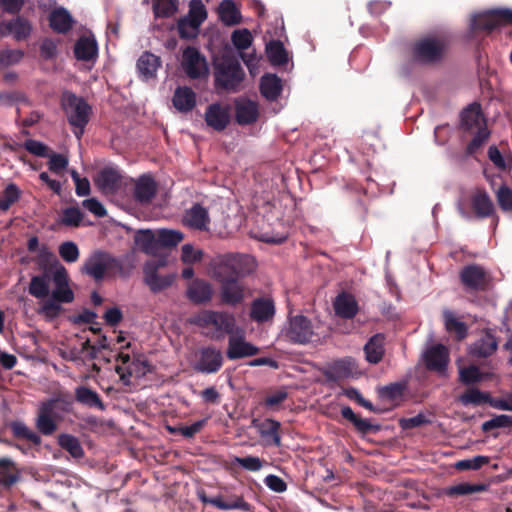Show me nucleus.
Here are the masks:
<instances>
[{
  "label": "nucleus",
  "mask_w": 512,
  "mask_h": 512,
  "mask_svg": "<svg viewBox=\"0 0 512 512\" xmlns=\"http://www.w3.org/2000/svg\"><path fill=\"white\" fill-rule=\"evenodd\" d=\"M423 360L429 370L445 375L449 363L448 349L441 344L432 346L424 352Z\"/></svg>",
  "instance_id": "obj_14"
},
{
  "label": "nucleus",
  "mask_w": 512,
  "mask_h": 512,
  "mask_svg": "<svg viewBox=\"0 0 512 512\" xmlns=\"http://www.w3.org/2000/svg\"><path fill=\"white\" fill-rule=\"evenodd\" d=\"M229 335L228 348L226 351L228 359L236 360L254 356L258 353V347L245 340L243 329L236 326L235 332Z\"/></svg>",
  "instance_id": "obj_10"
},
{
  "label": "nucleus",
  "mask_w": 512,
  "mask_h": 512,
  "mask_svg": "<svg viewBox=\"0 0 512 512\" xmlns=\"http://www.w3.org/2000/svg\"><path fill=\"white\" fill-rule=\"evenodd\" d=\"M119 178L120 176L117 171L107 168L99 172L95 183L103 193H111L118 186Z\"/></svg>",
  "instance_id": "obj_39"
},
{
  "label": "nucleus",
  "mask_w": 512,
  "mask_h": 512,
  "mask_svg": "<svg viewBox=\"0 0 512 512\" xmlns=\"http://www.w3.org/2000/svg\"><path fill=\"white\" fill-rule=\"evenodd\" d=\"M222 301L228 305H236L244 298V288L237 279L220 281Z\"/></svg>",
  "instance_id": "obj_29"
},
{
  "label": "nucleus",
  "mask_w": 512,
  "mask_h": 512,
  "mask_svg": "<svg viewBox=\"0 0 512 512\" xmlns=\"http://www.w3.org/2000/svg\"><path fill=\"white\" fill-rule=\"evenodd\" d=\"M364 351L369 363L377 364L384 355V336L376 334L365 344Z\"/></svg>",
  "instance_id": "obj_35"
},
{
  "label": "nucleus",
  "mask_w": 512,
  "mask_h": 512,
  "mask_svg": "<svg viewBox=\"0 0 512 512\" xmlns=\"http://www.w3.org/2000/svg\"><path fill=\"white\" fill-rule=\"evenodd\" d=\"M459 378L462 383L469 385L480 382L484 379V374L481 373L478 367L471 365L459 369Z\"/></svg>",
  "instance_id": "obj_56"
},
{
  "label": "nucleus",
  "mask_w": 512,
  "mask_h": 512,
  "mask_svg": "<svg viewBox=\"0 0 512 512\" xmlns=\"http://www.w3.org/2000/svg\"><path fill=\"white\" fill-rule=\"evenodd\" d=\"M463 284L473 290H483L489 284V277L485 270L477 265L465 267L461 272Z\"/></svg>",
  "instance_id": "obj_16"
},
{
  "label": "nucleus",
  "mask_w": 512,
  "mask_h": 512,
  "mask_svg": "<svg viewBox=\"0 0 512 512\" xmlns=\"http://www.w3.org/2000/svg\"><path fill=\"white\" fill-rule=\"evenodd\" d=\"M491 400L492 397L489 393L482 392L477 388L469 389L459 397V401L465 406L480 405L482 403H488L490 405Z\"/></svg>",
  "instance_id": "obj_47"
},
{
  "label": "nucleus",
  "mask_w": 512,
  "mask_h": 512,
  "mask_svg": "<svg viewBox=\"0 0 512 512\" xmlns=\"http://www.w3.org/2000/svg\"><path fill=\"white\" fill-rule=\"evenodd\" d=\"M212 274L218 281L236 279L232 267L226 263V256H219L211 264Z\"/></svg>",
  "instance_id": "obj_45"
},
{
  "label": "nucleus",
  "mask_w": 512,
  "mask_h": 512,
  "mask_svg": "<svg viewBox=\"0 0 512 512\" xmlns=\"http://www.w3.org/2000/svg\"><path fill=\"white\" fill-rule=\"evenodd\" d=\"M74 54L78 60H95L98 55V45L94 37L84 36L77 40L74 46Z\"/></svg>",
  "instance_id": "obj_28"
},
{
  "label": "nucleus",
  "mask_w": 512,
  "mask_h": 512,
  "mask_svg": "<svg viewBox=\"0 0 512 512\" xmlns=\"http://www.w3.org/2000/svg\"><path fill=\"white\" fill-rule=\"evenodd\" d=\"M220 20L228 26L238 24L241 20V14L236 4L232 0H223L218 8Z\"/></svg>",
  "instance_id": "obj_40"
},
{
  "label": "nucleus",
  "mask_w": 512,
  "mask_h": 512,
  "mask_svg": "<svg viewBox=\"0 0 512 512\" xmlns=\"http://www.w3.org/2000/svg\"><path fill=\"white\" fill-rule=\"evenodd\" d=\"M200 26L188 19L183 17L178 21V32L181 38H193L196 37L199 32Z\"/></svg>",
  "instance_id": "obj_60"
},
{
  "label": "nucleus",
  "mask_w": 512,
  "mask_h": 512,
  "mask_svg": "<svg viewBox=\"0 0 512 512\" xmlns=\"http://www.w3.org/2000/svg\"><path fill=\"white\" fill-rule=\"evenodd\" d=\"M58 443L61 446V448L69 452L72 457H83L84 451L81 447L79 440L76 437L68 434H62L58 438Z\"/></svg>",
  "instance_id": "obj_48"
},
{
  "label": "nucleus",
  "mask_w": 512,
  "mask_h": 512,
  "mask_svg": "<svg viewBox=\"0 0 512 512\" xmlns=\"http://www.w3.org/2000/svg\"><path fill=\"white\" fill-rule=\"evenodd\" d=\"M496 196L500 208L504 212L512 213V190L507 186H501Z\"/></svg>",
  "instance_id": "obj_63"
},
{
  "label": "nucleus",
  "mask_w": 512,
  "mask_h": 512,
  "mask_svg": "<svg viewBox=\"0 0 512 512\" xmlns=\"http://www.w3.org/2000/svg\"><path fill=\"white\" fill-rule=\"evenodd\" d=\"M213 289L209 282L202 279L193 280L187 290V298L195 304H204L211 300Z\"/></svg>",
  "instance_id": "obj_19"
},
{
  "label": "nucleus",
  "mask_w": 512,
  "mask_h": 512,
  "mask_svg": "<svg viewBox=\"0 0 512 512\" xmlns=\"http://www.w3.org/2000/svg\"><path fill=\"white\" fill-rule=\"evenodd\" d=\"M446 50L443 38L428 36L418 41L413 49L414 57L422 63H431L440 60Z\"/></svg>",
  "instance_id": "obj_7"
},
{
  "label": "nucleus",
  "mask_w": 512,
  "mask_h": 512,
  "mask_svg": "<svg viewBox=\"0 0 512 512\" xmlns=\"http://www.w3.org/2000/svg\"><path fill=\"white\" fill-rule=\"evenodd\" d=\"M472 207L479 218H486L493 214L494 205L485 191H477L471 199Z\"/></svg>",
  "instance_id": "obj_33"
},
{
  "label": "nucleus",
  "mask_w": 512,
  "mask_h": 512,
  "mask_svg": "<svg viewBox=\"0 0 512 512\" xmlns=\"http://www.w3.org/2000/svg\"><path fill=\"white\" fill-rule=\"evenodd\" d=\"M314 335L312 323L304 315L289 317L286 326L281 331V336L284 339L296 344H306L313 339Z\"/></svg>",
  "instance_id": "obj_5"
},
{
  "label": "nucleus",
  "mask_w": 512,
  "mask_h": 512,
  "mask_svg": "<svg viewBox=\"0 0 512 512\" xmlns=\"http://www.w3.org/2000/svg\"><path fill=\"white\" fill-rule=\"evenodd\" d=\"M20 190L15 184H9L0 196V210L7 211L20 198Z\"/></svg>",
  "instance_id": "obj_52"
},
{
  "label": "nucleus",
  "mask_w": 512,
  "mask_h": 512,
  "mask_svg": "<svg viewBox=\"0 0 512 512\" xmlns=\"http://www.w3.org/2000/svg\"><path fill=\"white\" fill-rule=\"evenodd\" d=\"M225 256L226 263L232 267L236 279L251 273L255 268L254 258L249 255L228 254Z\"/></svg>",
  "instance_id": "obj_27"
},
{
  "label": "nucleus",
  "mask_w": 512,
  "mask_h": 512,
  "mask_svg": "<svg viewBox=\"0 0 512 512\" xmlns=\"http://www.w3.org/2000/svg\"><path fill=\"white\" fill-rule=\"evenodd\" d=\"M137 71L143 81H150L156 78L157 71L161 67L160 57L151 52H144L138 59Z\"/></svg>",
  "instance_id": "obj_18"
},
{
  "label": "nucleus",
  "mask_w": 512,
  "mask_h": 512,
  "mask_svg": "<svg viewBox=\"0 0 512 512\" xmlns=\"http://www.w3.org/2000/svg\"><path fill=\"white\" fill-rule=\"evenodd\" d=\"M28 292L41 300L37 312L47 320L58 317L62 311V304L71 303L74 300L67 270L60 264L51 272L33 276Z\"/></svg>",
  "instance_id": "obj_1"
},
{
  "label": "nucleus",
  "mask_w": 512,
  "mask_h": 512,
  "mask_svg": "<svg viewBox=\"0 0 512 512\" xmlns=\"http://www.w3.org/2000/svg\"><path fill=\"white\" fill-rule=\"evenodd\" d=\"M244 71L235 58L223 56L215 63V84L217 88L236 91L243 81Z\"/></svg>",
  "instance_id": "obj_4"
},
{
  "label": "nucleus",
  "mask_w": 512,
  "mask_h": 512,
  "mask_svg": "<svg viewBox=\"0 0 512 512\" xmlns=\"http://www.w3.org/2000/svg\"><path fill=\"white\" fill-rule=\"evenodd\" d=\"M333 308L337 316L351 319L358 312V303L351 294L341 293L335 298Z\"/></svg>",
  "instance_id": "obj_22"
},
{
  "label": "nucleus",
  "mask_w": 512,
  "mask_h": 512,
  "mask_svg": "<svg viewBox=\"0 0 512 512\" xmlns=\"http://www.w3.org/2000/svg\"><path fill=\"white\" fill-rule=\"evenodd\" d=\"M484 490H486V485L484 484H470L462 482L448 487L445 493L449 496H461L481 492Z\"/></svg>",
  "instance_id": "obj_50"
},
{
  "label": "nucleus",
  "mask_w": 512,
  "mask_h": 512,
  "mask_svg": "<svg viewBox=\"0 0 512 512\" xmlns=\"http://www.w3.org/2000/svg\"><path fill=\"white\" fill-rule=\"evenodd\" d=\"M20 478V471L10 458H0V484L12 486Z\"/></svg>",
  "instance_id": "obj_37"
},
{
  "label": "nucleus",
  "mask_w": 512,
  "mask_h": 512,
  "mask_svg": "<svg viewBox=\"0 0 512 512\" xmlns=\"http://www.w3.org/2000/svg\"><path fill=\"white\" fill-rule=\"evenodd\" d=\"M506 24H512V10L503 8L492 9L473 15L470 25L472 30L491 32Z\"/></svg>",
  "instance_id": "obj_6"
},
{
  "label": "nucleus",
  "mask_w": 512,
  "mask_h": 512,
  "mask_svg": "<svg viewBox=\"0 0 512 512\" xmlns=\"http://www.w3.org/2000/svg\"><path fill=\"white\" fill-rule=\"evenodd\" d=\"M118 361L120 364L117 366L116 371L124 385H129L132 377L141 378L149 371L147 361L141 357L131 359L128 353L120 352Z\"/></svg>",
  "instance_id": "obj_8"
},
{
  "label": "nucleus",
  "mask_w": 512,
  "mask_h": 512,
  "mask_svg": "<svg viewBox=\"0 0 512 512\" xmlns=\"http://www.w3.org/2000/svg\"><path fill=\"white\" fill-rule=\"evenodd\" d=\"M183 220L187 226L198 230H207L210 222L207 209L199 204L187 210Z\"/></svg>",
  "instance_id": "obj_23"
},
{
  "label": "nucleus",
  "mask_w": 512,
  "mask_h": 512,
  "mask_svg": "<svg viewBox=\"0 0 512 512\" xmlns=\"http://www.w3.org/2000/svg\"><path fill=\"white\" fill-rule=\"evenodd\" d=\"M158 241L161 247H173L179 244L183 239V234L178 230L159 229Z\"/></svg>",
  "instance_id": "obj_53"
},
{
  "label": "nucleus",
  "mask_w": 512,
  "mask_h": 512,
  "mask_svg": "<svg viewBox=\"0 0 512 512\" xmlns=\"http://www.w3.org/2000/svg\"><path fill=\"white\" fill-rule=\"evenodd\" d=\"M181 250V260L186 264L199 262L203 257V251L195 249L191 244H184Z\"/></svg>",
  "instance_id": "obj_64"
},
{
  "label": "nucleus",
  "mask_w": 512,
  "mask_h": 512,
  "mask_svg": "<svg viewBox=\"0 0 512 512\" xmlns=\"http://www.w3.org/2000/svg\"><path fill=\"white\" fill-rule=\"evenodd\" d=\"M73 18L65 8L54 9L49 16L50 27L57 33H67L73 25Z\"/></svg>",
  "instance_id": "obj_32"
},
{
  "label": "nucleus",
  "mask_w": 512,
  "mask_h": 512,
  "mask_svg": "<svg viewBox=\"0 0 512 512\" xmlns=\"http://www.w3.org/2000/svg\"><path fill=\"white\" fill-rule=\"evenodd\" d=\"M266 54L274 66L284 65L288 61L287 52L280 41H270L266 45Z\"/></svg>",
  "instance_id": "obj_42"
},
{
  "label": "nucleus",
  "mask_w": 512,
  "mask_h": 512,
  "mask_svg": "<svg viewBox=\"0 0 512 512\" xmlns=\"http://www.w3.org/2000/svg\"><path fill=\"white\" fill-rule=\"evenodd\" d=\"M59 255L67 263H74L78 260L80 252L73 241L63 242L59 246Z\"/></svg>",
  "instance_id": "obj_57"
},
{
  "label": "nucleus",
  "mask_w": 512,
  "mask_h": 512,
  "mask_svg": "<svg viewBox=\"0 0 512 512\" xmlns=\"http://www.w3.org/2000/svg\"><path fill=\"white\" fill-rule=\"evenodd\" d=\"M107 269L108 263L105 255L95 253L84 263L82 272L93 277L95 280H101L104 278Z\"/></svg>",
  "instance_id": "obj_31"
},
{
  "label": "nucleus",
  "mask_w": 512,
  "mask_h": 512,
  "mask_svg": "<svg viewBox=\"0 0 512 512\" xmlns=\"http://www.w3.org/2000/svg\"><path fill=\"white\" fill-rule=\"evenodd\" d=\"M252 39L251 32L246 28L235 30L231 35V41L238 50L249 48Z\"/></svg>",
  "instance_id": "obj_58"
},
{
  "label": "nucleus",
  "mask_w": 512,
  "mask_h": 512,
  "mask_svg": "<svg viewBox=\"0 0 512 512\" xmlns=\"http://www.w3.org/2000/svg\"><path fill=\"white\" fill-rule=\"evenodd\" d=\"M186 17L201 26L207 19V11L201 0L190 1L189 12Z\"/></svg>",
  "instance_id": "obj_54"
},
{
  "label": "nucleus",
  "mask_w": 512,
  "mask_h": 512,
  "mask_svg": "<svg viewBox=\"0 0 512 512\" xmlns=\"http://www.w3.org/2000/svg\"><path fill=\"white\" fill-rule=\"evenodd\" d=\"M11 429L15 437L26 439L35 445L41 443V437L21 421L12 422Z\"/></svg>",
  "instance_id": "obj_49"
},
{
  "label": "nucleus",
  "mask_w": 512,
  "mask_h": 512,
  "mask_svg": "<svg viewBox=\"0 0 512 512\" xmlns=\"http://www.w3.org/2000/svg\"><path fill=\"white\" fill-rule=\"evenodd\" d=\"M232 464H237L245 470L257 472L263 467V462L259 457L247 456V457H234Z\"/></svg>",
  "instance_id": "obj_61"
},
{
  "label": "nucleus",
  "mask_w": 512,
  "mask_h": 512,
  "mask_svg": "<svg viewBox=\"0 0 512 512\" xmlns=\"http://www.w3.org/2000/svg\"><path fill=\"white\" fill-rule=\"evenodd\" d=\"M157 191V184L150 175H142L138 178L134 187V197L141 204L151 202Z\"/></svg>",
  "instance_id": "obj_20"
},
{
  "label": "nucleus",
  "mask_w": 512,
  "mask_h": 512,
  "mask_svg": "<svg viewBox=\"0 0 512 512\" xmlns=\"http://www.w3.org/2000/svg\"><path fill=\"white\" fill-rule=\"evenodd\" d=\"M136 241L142 250L150 255H155L161 248L160 241H158V233L152 230H141L136 236Z\"/></svg>",
  "instance_id": "obj_38"
},
{
  "label": "nucleus",
  "mask_w": 512,
  "mask_h": 512,
  "mask_svg": "<svg viewBox=\"0 0 512 512\" xmlns=\"http://www.w3.org/2000/svg\"><path fill=\"white\" fill-rule=\"evenodd\" d=\"M181 67L191 79L207 78L209 75L207 60L195 47H187L183 51Z\"/></svg>",
  "instance_id": "obj_9"
},
{
  "label": "nucleus",
  "mask_w": 512,
  "mask_h": 512,
  "mask_svg": "<svg viewBox=\"0 0 512 512\" xmlns=\"http://www.w3.org/2000/svg\"><path fill=\"white\" fill-rule=\"evenodd\" d=\"M497 346L498 343L494 335L491 332H485L482 337L469 347V353L475 357L485 358L493 354Z\"/></svg>",
  "instance_id": "obj_24"
},
{
  "label": "nucleus",
  "mask_w": 512,
  "mask_h": 512,
  "mask_svg": "<svg viewBox=\"0 0 512 512\" xmlns=\"http://www.w3.org/2000/svg\"><path fill=\"white\" fill-rule=\"evenodd\" d=\"M59 403V399L56 398L41 403L38 417L36 419V427L42 434L51 435L56 430V419L58 418L57 409L59 407Z\"/></svg>",
  "instance_id": "obj_12"
},
{
  "label": "nucleus",
  "mask_w": 512,
  "mask_h": 512,
  "mask_svg": "<svg viewBox=\"0 0 512 512\" xmlns=\"http://www.w3.org/2000/svg\"><path fill=\"white\" fill-rule=\"evenodd\" d=\"M443 316L445 328L448 332L455 333L459 340L467 336L468 329L466 324L460 321L452 311L444 310Z\"/></svg>",
  "instance_id": "obj_41"
},
{
  "label": "nucleus",
  "mask_w": 512,
  "mask_h": 512,
  "mask_svg": "<svg viewBox=\"0 0 512 512\" xmlns=\"http://www.w3.org/2000/svg\"><path fill=\"white\" fill-rule=\"evenodd\" d=\"M178 9V0H153V10L156 17H170Z\"/></svg>",
  "instance_id": "obj_51"
},
{
  "label": "nucleus",
  "mask_w": 512,
  "mask_h": 512,
  "mask_svg": "<svg viewBox=\"0 0 512 512\" xmlns=\"http://www.w3.org/2000/svg\"><path fill=\"white\" fill-rule=\"evenodd\" d=\"M188 322L215 340L224 338L226 334H233L236 328V319L232 313L214 310H203L191 316Z\"/></svg>",
  "instance_id": "obj_2"
},
{
  "label": "nucleus",
  "mask_w": 512,
  "mask_h": 512,
  "mask_svg": "<svg viewBox=\"0 0 512 512\" xmlns=\"http://www.w3.org/2000/svg\"><path fill=\"white\" fill-rule=\"evenodd\" d=\"M490 132L486 126H479V129L472 139V141L467 146V151L469 154L475 153L489 138Z\"/></svg>",
  "instance_id": "obj_62"
},
{
  "label": "nucleus",
  "mask_w": 512,
  "mask_h": 512,
  "mask_svg": "<svg viewBox=\"0 0 512 512\" xmlns=\"http://www.w3.org/2000/svg\"><path fill=\"white\" fill-rule=\"evenodd\" d=\"M83 219V213L77 207H68L62 211L61 224L68 227H77Z\"/></svg>",
  "instance_id": "obj_55"
},
{
  "label": "nucleus",
  "mask_w": 512,
  "mask_h": 512,
  "mask_svg": "<svg viewBox=\"0 0 512 512\" xmlns=\"http://www.w3.org/2000/svg\"><path fill=\"white\" fill-rule=\"evenodd\" d=\"M512 427V415H496L482 424V430L487 432L495 428Z\"/></svg>",
  "instance_id": "obj_59"
},
{
  "label": "nucleus",
  "mask_w": 512,
  "mask_h": 512,
  "mask_svg": "<svg viewBox=\"0 0 512 512\" xmlns=\"http://www.w3.org/2000/svg\"><path fill=\"white\" fill-rule=\"evenodd\" d=\"M75 396L77 401L84 405L89 407H96L100 410H104L105 408L99 395L95 391L85 386L77 387L75 390Z\"/></svg>",
  "instance_id": "obj_44"
},
{
  "label": "nucleus",
  "mask_w": 512,
  "mask_h": 512,
  "mask_svg": "<svg viewBox=\"0 0 512 512\" xmlns=\"http://www.w3.org/2000/svg\"><path fill=\"white\" fill-rule=\"evenodd\" d=\"M205 121L214 130L222 131L230 121L229 109L217 103L211 104L206 109Z\"/></svg>",
  "instance_id": "obj_17"
},
{
  "label": "nucleus",
  "mask_w": 512,
  "mask_h": 512,
  "mask_svg": "<svg viewBox=\"0 0 512 512\" xmlns=\"http://www.w3.org/2000/svg\"><path fill=\"white\" fill-rule=\"evenodd\" d=\"M62 106L69 124L73 127L75 136L80 139L90 119V105L83 98L66 92L62 97Z\"/></svg>",
  "instance_id": "obj_3"
},
{
  "label": "nucleus",
  "mask_w": 512,
  "mask_h": 512,
  "mask_svg": "<svg viewBox=\"0 0 512 512\" xmlns=\"http://www.w3.org/2000/svg\"><path fill=\"white\" fill-rule=\"evenodd\" d=\"M236 120L241 125L255 122L258 118V105L248 99H240L235 103Z\"/></svg>",
  "instance_id": "obj_26"
},
{
  "label": "nucleus",
  "mask_w": 512,
  "mask_h": 512,
  "mask_svg": "<svg viewBox=\"0 0 512 512\" xmlns=\"http://www.w3.org/2000/svg\"><path fill=\"white\" fill-rule=\"evenodd\" d=\"M172 103L177 111L190 112L196 105V94L187 86L177 87L172 97Z\"/></svg>",
  "instance_id": "obj_21"
},
{
  "label": "nucleus",
  "mask_w": 512,
  "mask_h": 512,
  "mask_svg": "<svg viewBox=\"0 0 512 512\" xmlns=\"http://www.w3.org/2000/svg\"><path fill=\"white\" fill-rule=\"evenodd\" d=\"M275 314L274 302L269 298L255 299L251 304V318L256 322H266Z\"/></svg>",
  "instance_id": "obj_25"
},
{
  "label": "nucleus",
  "mask_w": 512,
  "mask_h": 512,
  "mask_svg": "<svg viewBox=\"0 0 512 512\" xmlns=\"http://www.w3.org/2000/svg\"><path fill=\"white\" fill-rule=\"evenodd\" d=\"M329 371L336 378H347L357 373L356 361L351 357L335 360L329 365Z\"/></svg>",
  "instance_id": "obj_34"
},
{
  "label": "nucleus",
  "mask_w": 512,
  "mask_h": 512,
  "mask_svg": "<svg viewBox=\"0 0 512 512\" xmlns=\"http://www.w3.org/2000/svg\"><path fill=\"white\" fill-rule=\"evenodd\" d=\"M483 116L481 113V106L478 103L470 104L461 114V123L466 128L470 129L474 126H481Z\"/></svg>",
  "instance_id": "obj_43"
},
{
  "label": "nucleus",
  "mask_w": 512,
  "mask_h": 512,
  "mask_svg": "<svg viewBox=\"0 0 512 512\" xmlns=\"http://www.w3.org/2000/svg\"><path fill=\"white\" fill-rule=\"evenodd\" d=\"M7 31L17 40L26 39L31 33L30 23L22 18H16L6 24Z\"/></svg>",
  "instance_id": "obj_46"
},
{
  "label": "nucleus",
  "mask_w": 512,
  "mask_h": 512,
  "mask_svg": "<svg viewBox=\"0 0 512 512\" xmlns=\"http://www.w3.org/2000/svg\"><path fill=\"white\" fill-rule=\"evenodd\" d=\"M163 265L164 261H159L158 264L147 263L144 268L145 282L155 293L171 286L176 278L175 274L159 275L157 269L159 266Z\"/></svg>",
  "instance_id": "obj_15"
},
{
  "label": "nucleus",
  "mask_w": 512,
  "mask_h": 512,
  "mask_svg": "<svg viewBox=\"0 0 512 512\" xmlns=\"http://www.w3.org/2000/svg\"><path fill=\"white\" fill-rule=\"evenodd\" d=\"M251 424L257 430L265 445L275 447L281 445V423L279 421L271 418L262 421L253 419Z\"/></svg>",
  "instance_id": "obj_13"
},
{
  "label": "nucleus",
  "mask_w": 512,
  "mask_h": 512,
  "mask_svg": "<svg viewBox=\"0 0 512 512\" xmlns=\"http://www.w3.org/2000/svg\"><path fill=\"white\" fill-rule=\"evenodd\" d=\"M200 499L205 504H210L223 511L240 510L244 512L250 511V504L247 503L242 497H236L231 501H223L222 497H206L200 496Z\"/></svg>",
  "instance_id": "obj_30"
},
{
  "label": "nucleus",
  "mask_w": 512,
  "mask_h": 512,
  "mask_svg": "<svg viewBox=\"0 0 512 512\" xmlns=\"http://www.w3.org/2000/svg\"><path fill=\"white\" fill-rule=\"evenodd\" d=\"M282 90L281 79L274 74L262 76L260 82L261 94L268 100H276Z\"/></svg>",
  "instance_id": "obj_36"
},
{
  "label": "nucleus",
  "mask_w": 512,
  "mask_h": 512,
  "mask_svg": "<svg viewBox=\"0 0 512 512\" xmlns=\"http://www.w3.org/2000/svg\"><path fill=\"white\" fill-rule=\"evenodd\" d=\"M222 365V352L213 347H205L198 351L193 368L203 374H213L218 372Z\"/></svg>",
  "instance_id": "obj_11"
}]
</instances>
